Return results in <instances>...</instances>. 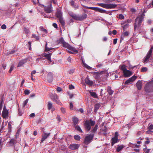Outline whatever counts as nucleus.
I'll use <instances>...</instances> for the list:
<instances>
[{
  "label": "nucleus",
  "mask_w": 153,
  "mask_h": 153,
  "mask_svg": "<svg viewBox=\"0 0 153 153\" xmlns=\"http://www.w3.org/2000/svg\"><path fill=\"white\" fill-rule=\"evenodd\" d=\"M50 135V133H45V132H44L43 133L42 135V138L41 141V143H42L44 142L45 140Z\"/></svg>",
  "instance_id": "obj_13"
},
{
  "label": "nucleus",
  "mask_w": 153,
  "mask_h": 153,
  "mask_svg": "<svg viewBox=\"0 0 153 153\" xmlns=\"http://www.w3.org/2000/svg\"><path fill=\"white\" fill-rule=\"evenodd\" d=\"M153 129V125L152 124L149 127V129L151 130V129Z\"/></svg>",
  "instance_id": "obj_64"
},
{
  "label": "nucleus",
  "mask_w": 153,
  "mask_h": 153,
  "mask_svg": "<svg viewBox=\"0 0 153 153\" xmlns=\"http://www.w3.org/2000/svg\"><path fill=\"white\" fill-rule=\"evenodd\" d=\"M145 16L144 14H142L137 17L135 20V23L134 25V29L136 30L138 29L141 25L142 21L143 20Z\"/></svg>",
  "instance_id": "obj_2"
},
{
  "label": "nucleus",
  "mask_w": 153,
  "mask_h": 153,
  "mask_svg": "<svg viewBox=\"0 0 153 153\" xmlns=\"http://www.w3.org/2000/svg\"><path fill=\"white\" fill-rule=\"evenodd\" d=\"M47 6L45 7V10L47 13H50L53 11L51 1H50L47 4Z\"/></svg>",
  "instance_id": "obj_8"
},
{
  "label": "nucleus",
  "mask_w": 153,
  "mask_h": 153,
  "mask_svg": "<svg viewBox=\"0 0 153 153\" xmlns=\"http://www.w3.org/2000/svg\"><path fill=\"white\" fill-rule=\"evenodd\" d=\"M150 149H143V150L144 152L146 153H149L150 151Z\"/></svg>",
  "instance_id": "obj_52"
},
{
  "label": "nucleus",
  "mask_w": 153,
  "mask_h": 153,
  "mask_svg": "<svg viewBox=\"0 0 153 153\" xmlns=\"http://www.w3.org/2000/svg\"><path fill=\"white\" fill-rule=\"evenodd\" d=\"M152 88H153V82L148 83L145 87V91L146 92H149Z\"/></svg>",
  "instance_id": "obj_9"
},
{
  "label": "nucleus",
  "mask_w": 153,
  "mask_h": 153,
  "mask_svg": "<svg viewBox=\"0 0 153 153\" xmlns=\"http://www.w3.org/2000/svg\"><path fill=\"white\" fill-rule=\"evenodd\" d=\"M23 114V112L21 111L19 109V113L18 115L19 116H21Z\"/></svg>",
  "instance_id": "obj_62"
},
{
  "label": "nucleus",
  "mask_w": 153,
  "mask_h": 153,
  "mask_svg": "<svg viewBox=\"0 0 153 153\" xmlns=\"http://www.w3.org/2000/svg\"><path fill=\"white\" fill-rule=\"evenodd\" d=\"M129 34L128 32V31H126L124 33H123L122 34L121 37V40H123L124 37L125 36H128Z\"/></svg>",
  "instance_id": "obj_25"
},
{
  "label": "nucleus",
  "mask_w": 153,
  "mask_h": 153,
  "mask_svg": "<svg viewBox=\"0 0 153 153\" xmlns=\"http://www.w3.org/2000/svg\"><path fill=\"white\" fill-rule=\"evenodd\" d=\"M87 15L85 13L82 14V15L78 16L76 19V20L82 21L86 18Z\"/></svg>",
  "instance_id": "obj_14"
},
{
  "label": "nucleus",
  "mask_w": 153,
  "mask_h": 153,
  "mask_svg": "<svg viewBox=\"0 0 153 153\" xmlns=\"http://www.w3.org/2000/svg\"><path fill=\"white\" fill-rule=\"evenodd\" d=\"M104 72V71H102L100 73L94 72L93 73V76L95 79H98L100 76V74L103 73Z\"/></svg>",
  "instance_id": "obj_19"
},
{
  "label": "nucleus",
  "mask_w": 153,
  "mask_h": 153,
  "mask_svg": "<svg viewBox=\"0 0 153 153\" xmlns=\"http://www.w3.org/2000/svg\"><path fill=\"white\" fill-rule=\"evenodd\" d=\"M59 22L63 26H64L65 25V22L64 20L63 19L62 17L58 19Z\"/></svg>",
  "instance_id": "obj_31"
},
{
  "label": "nucleus",
  "mask_w": 153,
  "mask_h": 153,
  "mask_svg": "<svg viewBox=\"0 0 153 153\" xmlns=\"http://www.w3.org/2000/svg\"><path fill=\"white\" fill-rule=\"evenodd\" d=\"M85 82L86 83L90 86L92 85L93 84L92 81H91L88 77H87L85 79Z\"/></svg>",
  "instance_id": "obj_22"
},
{
  "label": "nucleus",
  "mask_w": 153,
  "mask_h": 153,
  "mask_svg": "<svg viewBox=\"0 0 153 153\" xmlns=\"http://www.w3.org/2000/svg\"><path fill=\"white\" fill-rule=\"evenodd\" d=\"M73 122L74 124V126H76L78 122V118L76 117H74L73 118Z\"/></svg>",
  "instance_id": "obj_36"
},
{
  "label": "nucleus",
  "mask_w": 153,
  "mask_h": 153,
  "mask_svg": "<svg viewBox=\"0 0 153 153\" xmlns=\"http://www.w3.org/2000/svg\"><path fill=\"white\" fill-rule=\"evenodd\" d=\"M25 32L26 34H27L29 33V30L26 27H25L24 29Z\"/></svg>",
  "instance_id": "obj_46"
},
{
  "label": "nucleus",
  "mask_w": 153,
  "mask_h": 153,
  "mask_svg": "<svg viewBox=\"0 0 153 153\" xmlns=\"http://www.w3.org/2000/svg\"><path fill=\"white\" fill-rule=\"evenodd\" d=\"M107 92L110 95H111L113 94V91L111 90V88L110 87H108L107 89Z\"/></svg>",
  "instance_id": "obj_34"
},
{
  "label": "nucleus",
  "mask_w": 153,
  "mask_h": 153,
  "mask_svg": "<svg viewBox=\"0 0 153 153\" xmlns=\"http://www.w3.org/2000/svg\"><path fill=\"white\" fill-rule=\"evenodd\" d=\"M74 127L75 129L79 131L80 132L82 133V131L79 126L76 125V126H74Z\"/></svg>",
  "instance_id": "obj_37"
},
{
  "label": "nucleus",
  "mask_w": 153,
  "mask_h": 153,
  "mask_svg": "<svg viewBox=\"0 0 153 153\" xmlns=\"http://www.w3.org/2000/svg\"><path fill=\"white\" fill-rule=\"evenodd\" d=\"M8 114V111L6 109L5 107L4 106L2 113V117L4 118H6L7 117Z\"/></svg>",
  "instance_id": "obj_10"
},
{
  "label": "nucleus",
  "mask_w": 153,
  "mask_h": 153,
  "mask_svg": "<svg viewBox=\"0 0 153 153\" xmlns=\"http://www.w3.org/2000/svg\"><path fill=\"white\" fill-rule=\"evenodd\" d=\"M121 69L123 71V72L125 71H126V70H127L126 68V66L124 65H123L121 67Z\"/></svg>",
  "instance_id": "obj_42"
},
{
  "label": "nucleus",
  "mask_w": 153,
  "mask_h": 153,
  "mask_svg": "<svg viewBox=\"0 0 153 153\" xmlns=\"http://www.w3.org/2000/svg\"><path fill=\"white\" fill-rule=\"evenodd\" d=\"M137 88L138 90H140L142 88V84L140 81H138L136 84Z\"/></svg>",
  "instance_id": "obj_23"
},
{
  "label": "nucleus",
  "mask_w": 153,
  "mask_h": 153,
  "mask_svg": "<svg viewBox=\"0 0 153 153\" xmlns=\"http://www.w3.org/2000/svg\"><path fill=\"white\" fill-rule=\"evenodd\" d=\"M59 42L60 44H62L64 47L73 52H78V51L75 48L71 46L68 43L65 42L63 38H61L59 39Z\"/></svg>",
  "instance_id": "obj_1"
},
{
  "label": "nucleus",
  "mask_w": 153,
  "mask_h": 153,
  "mask_svg": "<svg viewBox=\"0 0 153 153\" xmlns=\"http://www.w3.org/2000/svg\"><path fill=\"white\" fill-rule=\"evenodd\" d=\"M137 78V76H133L129 79L132 82L134 81Z\"/></svg>",
  "instance_id": "obj_39"
},
{
  "label": "nucleus",
  "mask_w": 153,
  "mask_h": 153,
  "mask_svg": "<svg viewBox=\"0 0 153 153\" xmlns=\"http://www.w3.org/2000/svg\"><path fill=\"white\" fill-rule=\"evenodd\" d=\"M27 61V59H25L21 60L19 62L18 65L17 67H21L25 63H26Z\"/></svg>",
  "instance_id": "obj_18"
},
{
  "label": "nucleus",
  "mask_w": 153,
  "mask_h": 153,
  "mask_svg": "<svg viewBox=\"0 0 153 153\" xmlns=\"http://www.w3.org/2000/svg\"><path fill=\"white\" fill-rule=\"evenodd\" d=\"M16 140L14 139H11L9 142V143L10 146H12L16 144Z\"/></svg>",
  "instance_id": "obj_28"
},
{
  "label": "nucleus",
  "mask_w": 153,
  "mask_h": 153,
  "mask_svg": "<svg viewBox=\"0 0 153 153\" xmlns=\"http://www.w3.org/2000/svg\"><path fill=\"white\" fill-rule=\"evenodd\" d=\"M47 43H46V45H45V51H50L52 50L53 49V48H48V47H47Z\"/></svg>",
  "instance_id": "obj_38"
},
{
  "label": "nucleus",
  "mask_w": 153,
  "mask_h": 153,
  "mask_svg": "<svg viewBox=\"0 0 153 153\" xmlns=\"http://www.w3.org/2000/svg\"><path fill=\"white\" fill-rule=\"evenodd\" d=\"M28 99H27L25 101L23 102V107H24L27 104L28 101Z\"/></svg>",
  "instance_id": "obj_48"
},
{
  "label": "nucleus",
  "mask_w": 153,
  "mask_h": 153,
  "mask_svg": "<svg viewBox=\"0 0 153 153\" xmlns=\"http://www.w3.org/2000/svg\"><path fill=\"white\" fill-rule=\"evenodd\" d=\"M118 133L117 132H115V133L114 137L117 138H118Z\"/></svg>",
  "instance_id": "obj_59"
},
{
  "label": "nucleus",
  "mask_w": 153,
  "mask_h": 153,
  "mask_svg": "<svg viewBox=\"0 0 153 153\" xmlns=\"http://www.w3.org/2000/svg\"><path fill=\"white\" fill-rule=\"evenodd\" d=\"M79 147L78 144H71L69 146V148L72 150H74L78 149Z\"/></svg>",
  "instance_id": "obj_15"
},
{
  "label": "nucleus",
  "mask_w": 153,
  "mask_h": 153,
  "mask_svg": "<svg viewBox=\"0 0 153 153\" xmlns=\"http://www.w3.org/2000/svg\"><path fill=\"white\" fill-rule=\"evenodd\" d=\"M153 47L152 46L150 49L149 51L148 52L146 56L143 59V62L144 63L148 62L152 56V52Z\"/></svg>",
  "instance_id": "obj_5"
},
{
  "label": "nucleus",
  "mask_w": 153,
  "mask_h": 153,
  "mask_svg": "<svg viewBox=\"0 0 153 153\" xmlns=\"http://www.w3.org/2000/svg\"><path fill=\"white\" fill-rule=\"evenodd\" d=\"M51 98L52 100L53 101H54L55 102H56V103L59 105L61 104V103L58 99L57 94H54L52 97Z\"/></svg>",
  "instance_id": "obj_11"
},
{
  "label": "nucleus",
  "mask_w": 153,
  "mask_h": 153,
  "mask_svg": "<svg viewBox=\"0 0 153 153\" xmlns=\"http://www.w3.org/2000/svg\"><path fill=\"white\" fill-rule=\"evenodd\" d=\"M95 124V121L91 119L86 120L85 123V128L88 131H89L91 129V126H94Z\"/></svg>",
  "instance_id": "obj_3"
},
{
  "label": "nucleus",
  "mask_w": 153,
  "mask_h": 153,
  "mask_svg": "<svg viewBox=\"0 0 153 153\" xmlns=\"http://www.w3.org/2000/svg\"><path fill=\"white\" fill-rule=\"evenodd\" d=\"M119 18L120 19H124V17L122 14H120L119 15Z\"/></svg>",
  "instance_id": "obj_45"
},
{
  "label": "nucleus",
  "mask_w": 153,
  "mask_h": 153,
  "mask_svg": "<svg viewBox=\"0 0 153 153\" xmlns=\"http://www.w3.org/2000/svg\"><path fill=\"white\" fill-rule=\"evenodd\" d=\"M74 71V69H71L70 70V71L69 72V73L70 74H72Z\"/></svg>",
  "instance_id": "obj_60"
},
{
  "label": "nucleus",
  "mask_w": 153,
  "mask_h": 153,
  "mask_svg": "<svg viewBox=\"0 0 153 153\" xmlns=\"http://www.w3.org/2000/svg\"><path fill=\"white\" fill-rule=\"evenodd\" d=\"M75 0H71L70 4L71 5L74 7L75 10L78 8V5L77 4H74V1Z\"/></svg>",
  "instance_id": "obj_21"
},
{
  "label": "nucleus",
  "mask_w": 153,
  "mask_h": 153,
  "mask_svg": "<svg viewBox=\"0 0 153 153\" xmlns=\"http://www.w3.org/2000/svg\"><path fill=\"white\" fill-rule=\"evenodd\" d=\"M98 127V126L97 125H96L94 127L92 128V129L91 131L92 133H93V134H94L95 132L97 131V129Z\"/></svg>",
  "instance_id": "obj_32"
},
{
  "label": "nucleus",
  "mask_w": 153,
  "mask_h": 153,
  "mask_svg": "<svg viewBox=\"0 0 153 153\" xmlns=\"http://www.w3.org/2000/svg\"><path fill=\"white\" fill-rule=\"evenodd\" d=\"M94 137V134H90L85 137L84 141V143L86 144L89 143L92 140Z\"/></svg>",
  "instance_id": "obj_7"
},
{
  "label": "nucleus",
  "mask_w": 153,
  "mask_h": 153,
  "mask_svg": "<svg viewBox=\"0 0 153 153\" xmlns=\"http://www.w3.org/2000/svg\"><path fill=\"white\" fill-rule=\"evenodd\" d=\"M48 79L49 82H51L53 80V75L52 74L49 73L48 75Z\"/></svg>",
  "instance_id": "obj_17"
},
{
  "label": "nucleus",
  "mask_w": 153,
  "mask_h": 153,
  "mask_svg": "<svg viewBox=\"0 0 153 153\" xmlns=\"http://www.w3.org/2000/svg\"><path fill=\"white\" fill-rule=\"evenodd\" d=\"M132 21V20L131 19H128L126 21L122 22H121V25H123L125 24H128L129 23H130Z\"/></svg>",
  "instance_id": "obj_27"
},
{
  "label": "nucleus",
  "mask_w": 153,
  "mask_h": 153,
  "mask_svg": "<svg viewBox=\"0 0 153 153\" xmlns=\"http://www.w3.org/2000/svg\"><path fill=\"white\" fill-rule=\"evenodd\" d=\"M56 118L57 120L59 122L61 121V119L59 116L57 115V117H56Z\"/></svg>",
  "instance_id": "obj_55"
},
{
  "label": "nucleus",
  "mask_w": 153,
  "mask_h": 153,
  "mask_svg": "<svg viewBox=\"0 0 153 153\" xmlns=\"http://www.w3.org/2000/svg\"><path fill=\"white\" fill-rule=\"evenodd\" d=\"M74 138L76 140H79L80 139V137L78 135H76L74 136Z\"/></svg>",
  "instance_id": "obj_41"
},
{
  "label": "nucleus",
  "mask_w": 153,
  "mask_h": 153,
  "mask_svg": "<svg viewBox=\"0 0 153 153\" xmlns=\"http://www.w3.org/2000/svg\"><path fill=\"white\" fill-rule=\"evenodd\" d=\"M119 140L118 139V138H117L114 137L112 138L111 139V145L113 146L114 144L116 143L118 141H119Z\"/></svg>",
  "instance_id": "obj_26"
},
{
  "label": "nucleus",
  "mask_w": 153,
  "mask_h": 153,
  "mask_svg": "<svg viewBox=\"0 0 153 153\" xmlns=\"http://www.w3.org/2000/svg\"><path fill=\"white\" fill-rule=\"evenodd\" d=\"M32 36L33 38H35V39H36V40H39V37L36 36V35H35L34 34Z\"/></svg>",
  "instance_id": "obj_49"
},
{
  "label": "nucleus",
  "mask_w": 153,
  "mask_h": 153,
  "mask_svg": "<svg viewBox=\"0 0 153 153\" xmlns=\"http://www.w3.org/2000/svg\"><path fill=\"white\" fill-rule=\"evenodd\" d=\"M30 93V91L28 90H26L24 91V93L25 95H28Z\"/></svg>",
  "instance_id": "obj_47"
},
{
  "label": "nucleus",
  "mask_w": 153,
  "mask_h": 153,
  "mask_svg": "<svg viewBox=\"0 0 153 153\" xmlns=\"http://www.w3.org/2000/svg\"><path fill=\"white\" fill-rule=\"evenodd\" d=\"M40 29L44 31V32H45V33H47V31L43 27H40Z\"/></svg>",
  "instance_id": "obj_53"
},
{
  "label": "nucleus",
  "mask_w": 153,
  "mask_h": 153,
  "mask_svg": "<svg viewBox=\"0 0 153 153\" xmlns=\"http://www.w3.org/2000/svg\"><path fill=\"white\" fill-rule=\"evenodd\" d=\"M6 28V25H5L4 24L1 27V28L2 29H5Z\"/></svg>",
  "instance_id": "obj_56"
},
{
  "label": "nucleus",
  "mask_w": 153,
  "mask_h": 153,
  "mask_svg": "<svg viewBox=\"0 0 153 153\" xmlns=\"http://www.w3.org/2000/svg\"><path fill=\"white\" fill-rule=\"evenodd\" d=\"M124 75L126 77H129L132 74L131 71L126 70L123 72Z\"/></svg>",
  "instance_id": "obj_16"
},
{
  "label": "nucleus",
  "mask_w": 153,
  "mask_h": 153,
  "mask_svg": "<svg viewBox=\"0 0 153 153\" xmlns=\"http://www.w3.org/2000/svg\"><path fill=\"white\" fill-rule=\"evenodd\" d=\"M73 105L72 102H71L70 104V108L71 110H73Z\"/></svg>",
  "instance_id": "obj_51"
},
{
  "label": "nucleus",
  "mask_w": 153,
  "mask_h": 153,
  "mask_svg": "<svg viewBox=\"0 0 153 153\" xmlns=\"http://www.w3.org/2000/svg\"><path fill=\"white\" fill-rule=\"evenodd\" d=\"M131 82H132L131 81L130 79L129 78L128 80H127L125 82V84H128Z\"/></svg>",
  "instance_id": "obj_50"
},
{
  "label": "nucleus",
  "mask_w": 153,
  "mask_h": 153,
  "mask_svg": "<svg viewBox=\"0 0 153 153\" xmlns=\"http://www.w3.org/2000/svg\"><path fill=\"white\" fill-rule=\"evenodd\" d=\"M61 111L63 113H64L65 112V109L63 108H61Z\"/></svg>",
  "instance_id": "obj_58"
},
{
  "label": "nucleus",
  "mask_w": 153,
  "mask_h": 153,
  "mask_svg": "<svg viewBox=\"0 0 153 153\" xmlns=\"http://www.w3.org/2000/svg\"><path fill=\"white\" fill-rule=\"evenodd\" d=\"M89 93L94 98H97V95L95 92H91V91H89Z\"/></svg>",
  "instance_id": "obj_35"
},
{
  "label": "nucleus",
  "mask_w": 153,
  "mask_h": 153,
  "mask_svg": "<svg viewBox=\"0 0 153 153\" xmlns=\"http://www.w3.org/2000/svg\"><path fill=\"white\" fill-rule=\"evenodd\" d=\"M82 6L83 7L85 8H88L93 10L102 13H105L106 12V11L105 10H104L101 8L97 7H88L84 5H82Z\"/></svg>",
  "instance_id": "obj_6"
},
{
  "label": "nucleus",
  "mask_w": 153,
  "mask_h": 153,
  "mask_svg": "<svg viewBox=\"0 0 153 153\" xmlns=\"http://www.w3.org/2000/svg\"><path fill=\"white\" fill-rule=\"evenodd\" d=\"M100 107L99 103H97L95 105L94 111L97 112Z\"/></svg>",
  "instance_id": "obj_33"
},
{
  "label": "nucleus",
  "mask_w": 153,
  "mask_h": 153,
  "mask_svg": "<svg viewBox=\"0 0 153 153\" xmlns=\"http://www.w3.org/2000/svg\"><path fill=\"white\" fill-rule=\"evenodd\" d=\"M68 13L69 15L72 17V18L75 19L76 20V19L77 18V16L78 15H76V14L74 13L73 12H72L70 11Z\"/></svg>",
  "instance_id": "obj_24"
},
{
  "label": "nucleus",
  "mask_w": 153,
  "mask_h": 153,
  "mask_svg": "<svg viewBox=\"0 0 153 153\" xmlns=\"http://www.w3.org/2000/svg\"><path fill=\"white\" fill-rule=\"evenodd\" d=\"M97 4L99 6L108 9L114 8L117 6V4H115L98 3Z\"/></svg>",
  "instance_id": "obj_4"
},
{
  "label": "nucleus",
  "mask_w": 153,
  "mask_h": 153,
  "mask_svg": "<svg viewBox=\"0 0 153 153\" xmlns=\"http://www.w3.org/2000/svg\"><path fill=\"white\" fill-rule=\"evenodd\" d=\"M147 68L146 67H143L141 68V71L144 72L147 71Z\"/></svg>",
  "instance_id": "obj_44"
},
{
  "label": "nucleus",
  "mask_w": 153,
  "mask_h": 153,
  "mask_svg": "<svg viewBox=\"0 0 153 153\" xmlns=\"http://www.w3.org/2000/svg\"><path fill=\"white\" fill-rule=\"evenodd\" d=\"M53 27H54L55 28H57L58 27L57 25L55 23H54L53 24Z\"/></svg>",
  "instance_id": "obj_63"
},
{
  "label": "nucleus",
  "mask_w": 153,
  "mask_h": 153,
  "mask_svg": "<svg viewBox=\"0 0 153 153\" xmlns=\"http://www.w3.org/2000/svg\"><path fill=\"white\" fill-rule=\"evenodd\" d=\"M74 88V86L72 85H70L69 86V88L70 89H73Z\"/></svg>",
  "instance_id": "obj_57"
},
{
  "label": "nucleus",
  "mask_w": 153,
  "mask_h": 153,
  "mask_svg": "<svg viewBox=\"0 0 153 153\" xmlns=\"http://www.w3.org/2000/svg\"><path fill=\"white\" fill-rule=\"evenodd\" d=\"M124 147L125 146L123 145L118 146L117 149V152H119L120 151L122 150Z\"/></svg>",
  "instance_id": "obj_29"
},
{
  "label": "nucleus",
  "mask_w": 153,
  "mask_h": 153,
  "mask_svg": "<svg viewBox=\"0 0 153 153\" xmlns=\"http://www.w3.org/2000/svg\"><path fill=\"white\" fill-rule=\"evenodd\" d=\"M146 140L145 142V143L146 144H148L149 143L150 140L148 137L146 138Z\"/></svg>",
  "instance_id": "obj_54"
},
{
  "label": "nucleus",
  "mask_w": 153,
  "mask_h": 153,
  "mask_svg": "<svg viewBox=\"0 0 153 153\" xmlns=\"http://www.w3.org/2000/svg\"><path fill=\"white\" fill-rule=\"evenodd\" d=\"M82 64L83 65V66L85 68H87V69H88V70H90L91 69V68H92L91 67L88 66L85 63V62H84L83 60H82Z\"/></svg>",
  "instance_id": "obj_30"
},
{
  "label": "nucleus",
  "mask_w": 153,
  "mask_h": 153,
  "mask_svg": "<svg viewBox=\"0 0 153 153\" xmlns=\"http://www.w3.org/2000/svg\"><path fill=\"white\" fill-rule=\"evenodd\" d=\"M52 104L50 102H49L48 104V110H50L51 108V107H52Z\"/></svg>",
  "instance_id": "obj_43"
},
{
  "label": "nucleus",
  "mask_w": 153,
  "mask_h": 153,
  "mask_svg": "<svg viewBox=\"0 0 153 153\" xmlns=\"http://www.w3.org/2000/svg\"><path fill=\"white\" fill-rule=\"evenodd\" d=\"M56 16L58 19L62 17V13L61 10H57L56 13Z\"/></svg>",
  "instance_id": "obj_20"
},
{
  "label": "nucleus",
  "mask_w": 153,
  "mask_h": 153,
  "mask_svg": "<svg viewBox=\"0 0 153 153\" xmlns=\"http://www.w3.org/2000/svg\"><path fill=\"white\" fill-rule=\"evenodd\" d=\"M36 72L35 70L33 71L31 73V76H33V75L36 74Z\"/></svg>",
  "instance_id": "obj_61"
},
{
  "label": "nucleus",
  "mask_w": 153,
  "mask_h": 153,
  "mask_svg": "<svg viewBox=\"0 0 153 153\" xmlns=\"http://www.w3.org/2000/svg\"><path fill=\"white\" fill-rule=\"evenodd\" d=\"M124 25L122 26L123 29L124 30H125L129 26L128 24H125Z\"/></svg>",
  "instance_id": "obj_40"
},
{
  "label": "nucleus",
  "mask_w": 153,
  "mask_h": 153,
  "mask_svg": "<svg viewBox=\"0 0 153 153\" xmlns=\"http://www.w3.org/2000/svg\"><path fill=\"white\" fill-rule=\"evenodd\" d=\"M52 55V53H50L48 54H45L43 56L46 58V59L48 61V64L46 63V64H50L51 62V56Z\"/></svg>",
  "instance_id": "obj_12"
}]
</instances>
